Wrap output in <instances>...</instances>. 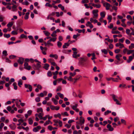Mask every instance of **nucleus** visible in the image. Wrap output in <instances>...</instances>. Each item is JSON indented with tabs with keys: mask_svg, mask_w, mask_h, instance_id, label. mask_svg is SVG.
<instances>
[{
	"mask_svg": "<svg viewBox=\"0 0 134 134\" xmlns=\"http://www.w3.org/2000/svg\"><path fill=\"white\" fill-rule=\"evenodd\" d=\"M41 63H37L36 64H33L32 65V67L33 69L35 70H39L41 67Z\"/></svg>",
	"mask_w": 134,
	"mask_h": 134,
	"instance_id": "f257e3e1",
	"label": "nucleus"
},
{
	"mask_svg": "<svg viewBox=\"0 0 134 134\" xmlns=\"http://www.w3.org/2000/svg\"><path fill=\"white\" fill-rule=\"evenodd\" d=\"M98 12V10H93L92 11V14H93L94 16L93 18H97L98 15L97 13Z\"/></svg>",
	"mask_w": 134,
	"mask_h": 134,
	"instance_id": "f03ea898",
	"label": "nucleus"
},
{
	"mask_svg": "<svg viewBox=\"0 0 134 134\" xmlns=\"http://www.w3.org/2000/svg\"><path fill=\"white\" fill-rule=\"evenodd\" d=\"M25 87L26 88H28L29 89V91L31 92L32 90V87L31 86L30 84H25L24 85Z\"/></svg>",
	"mask_w": 134,
	"mask_h": 134,
	"instance_id": "7ed1b4c3",
	"label": "nucleus"
},
{
	"mask_svg": "<svg viewBox=\"0 0 134 134\" xmlns=\"http://www.w3.org/2000/svg\"><path fill=\"white\" fill-rule=\"evenodd\" d=\"M107 127L109 131H112L114 130L113 128L112 127L111 125L109 124H108L107 125Z\"/></svg>",
	"mask_w": 134,
	"mask_h": 134,
	"instance_id": "20e7f679",
	"label": "nucleus"
},
{
	"mask_svg": "<svg viewBox=\"0 0 134 134\" xmlns=\"http://www.w3.org/2000/svg\"><path fill=\"white\" fill-rule=\"evenodd\" d=\"M80 125H81L83 124L85 122L84 118L82 116H81L80 118Z\"/></svg>",
	"mask_w": 134,
	"mask_h": 134,
	"instance_id": "39448f33",
	"label": "nucleus"
},
{
	"mask_svg": "<svg viewBox=\"0 0 134 134\" xmlns=\"http://www.w3.org/2000/svg\"><path fill=\"white\" fill-rule=\"evenodd\" d=\"M24 59L22 58H19V59L18 60V63L21 64H22L23 63Z\"/></svg>",
	"mask_w": 134,
	"mask_h": 134,
	"instance_id": "423d86ee",
	"label": "nucleus"
},
{
	"mask_svg": "<svg viewBox=\"0 0 134 134\" xmlns=\"http://www.w3.org/2000/svg\"><path fill=\"white\" fill-rule=\"evenodd\" d=\"M49 65L48 64L46 63L44 64V65L43 67V68L45 69L46 70H47L48 69L49 67Z\"/></svg>",
	"mask_w": 134,
	"mask_h": 134,
	"instance_id": "0eeeda50",
	"label": "nucleus"
},
{
	"mask_svg": "<svg viewBox=\"0 0 134 134\" xmlns=\"http://www.w3.org/2000/svg\"><path fill=\"white\" fill-rule=\"evenodd\" d=\"M100 15L101 17L102 18H104L105 16V12H103L100 13Z\"/></svg>",
	"mask_w": 134,
	"mask_h": 134,
	"instance_id": "6e6552de",
	"label": "nucleus"
},
{
	"mask_svg": "<svg viewBox=\"0 0 134 134\" xmlns=\"http://www.w3.org/2000/svg\"><path fill=\"white\" fill-rule=\"evenodd\" d=\"M10 128L13 130L15 129L16 127V126L15 125H13L12 124H10L9 125Z\"/></svg>",
	"mask_w": 134,
	"mask_h": 134,
	"instance_id": "1a4fd4ad",
	"label": "nucleus"
},
{
	"mask_svg": "<svg viewBox=\"0 0 134 134\" xmlns=\"http://www.w3.org/2000/svg\"><path fill=\"white\" fill-rule=\"evenodd\" d=\"M110 5L108 3H106V5L105 7L106 9L107 10H108L109 9V7H110Z\"/></svg>",
	"mask_w": 134,
	"mask_h": 134,
	"instance_id": "9d476101",
	"label": "nucleus"
},
{
	"mask_svg": "<svg viewBox=\"0 0 134 134\" xmlns=\"http://www.w3.org/2000/svg\"><path fill=\"white\" fill-rule=\"evenodd\" d=\"M30 13L29 12H27L26 13L25 16L24 17L25 19L27 20L29 18V15Z\"/></svg>",
	"mask_w": 134,
	"mask_h": 134,
	"instance_id": "9b49d317",
	"label": "nucleus"
},
{
	"mask_svg": "<svg viewBox=\"0 0 134 134\" xmlns=\"http://www.w3.org/2000/svg\"><path fill=\"white\" fill-rule=\"evenodd\" d=\"M23 84L22 81L21 80H20L18 82V85L20 87H21V85Z\"/></svg>",
	"mask_w": 134,
	"mask_h": 134,
	"instance_id": "f8f14e48",
	"label": "nucleus"
},
{
	"mask_svg": "<svg viewBox=\"0 0 134 134\" xmlns=\"http://www.w3.org/2000/svg\"><path fill=\"white\" fill-rule=\"evenodd\" d=\"M52 100L53 101L55 105H57L58 103V101L55 99L54 98H52Z\"/></svg>",
	"mask_w": 134,
	"mask_h": 134,
	"instance_id": "ddd939ff",
	"label": "nucleus"
},
{
	"mask_svg": "<svg viewBox=\"0 0 134 134\" xmlns=\"http://www.w3.org/2000/svg\"><path fill=\"white\" fill-rule=\"evenodd\" d=\"M133 58L132 56H130L129 57V59L127 60V62L128 63H130V62L132 60Z\"/></svg>",
	"mask_w": 134,
	"mask_h": 134,
	"instance_id": "4468645a",
	"label": "nucleus"
},
{
	"mask_svg": "<svg viewBox=\"0 0 134 134\" xmlns=\"http://www.w3.org/2000/svg\"><path fill=\"white\" fill-rule=\"evenodd\" d=\"M69 44L68 43H65L64 44L63 46V48H66L67 47L66 46L68 47L69 46Z\"/></svg>",
	"mask_w": 134,
	"mask_h": 134,
	"instance_id": "2eb2a0df",
	"label": "nucleus"
},
{
	"mask_svg": "<svg viewBox=\"0 0 134 134\" xmlns=\"http://www.w3.org/2000/svg\"><path fill=\"white\" fill-rule=\"evenodd\" d=\"M13 86L14 87V89L15 90H17L18 88V87L17 86V83L15 82H14L13 84Z\"/></svg>",
	"mask_w": 134,
	"mask_h": 134,
	"instance_id": "dca6fc26",
	"label": "nucleus"
},
{
	"mask_svg": "<svg viewBox=\"0 0 134 134\" xmlns=\"http://www.w3.org/2000/svg\"><path fill=\"white\" fill-rule=\"evenodd\" d=\"M57 94L59 95V97L61 99H63L64 97V95L63 94L60 93H57Z\"/></svg>",
	"mask_w": 134,
	"mask_h": 134,
	"instance_id": "f3484780",
	"label": "nucleus"
},
{
	"mask_svg": "<svg viewBox=\"0 0 134 134\" xmlns=\"http://www.w3.org/2000/svg\"><path fill=\"white\" fill-rule=\"evenodd\" d=\"M112 98L115 101L116 100H117L116 99L118 98V97L114 94H113L112 95Z\"/></svg>",
	"mask_w": 134,
	"mask_h": 134,
	"instance_id": "a211bd4d",
	"label": "nucleus"
},
{
	"mask_svg": "<svg viewBox=\"0 0 134 134\" xmlns=\"http://www.w3.org/2000/svg\"><path fill=\"white\" fill-rule=\"evenodd\" d=\"M92 5L94 7H96L97 8H99L101 7V5L100 4H93Z\"/></svg>",
	"mask_w": 134,
	"mask_h": 134,
	"instance_id": "6ab92c4d",
	"label": "nucleus"
},
{
	"mask_svg": "<svg viewBox=\"0 0 134 134\" xmlns=\"http://www.w3.org/2000/svg\"><path fill=\"white\" fill-rule=\"evenodd\" d=\"M28 121H29V124L30 125H32V124L33 123V120L31 119V118H29L28 119Z\"/></svg>",
	"mask_w": 134,
	"mask_h": 134,
	"instance_id": "aec40b11",
	"label": "nucleus"
},
{
	"mask_svg": "<svg viewBox=\"0 0 134 134\" xmlns=\"http://www.w3.org/2000/svg\"><path fill=\"white\" fill-rule=\"evenodd\" d=\"M4 36L7 38H8L10 37V34H4L3 35Z\"/></svg>",
	"mask_w": 134,
	"mask_h": 134,
	"instance_id": "412c9836",
	"label": "nucleus"
},
{
	"mask_svg": "<svg viewBox=\"0 0 134 134\" xmlns=\"http://www.w3.org/2000/svg\"><path fill=\"white\" fill-rule=\"evenodd\" d=\"M101 51L103 53L105 54H107L108 53L107 50L105 49H102Z\"/></svg>",
	"mask_w": 134,
	"mask_h": 134,
	"instance_id": "4be33fe9",
	"label": "nucleus"
},
{
	"mask_svg": "<svg viewBox=\"0 0 134 134\" xmlns=\"http://www.w3.org/2000/svg\"><path fill=\"white\" fill-rule=\"evenodd\" d=\"M56 31H53L52 33V34H51V36L52 37H55L57 36V35L56 34Z\"/></svg>",
	"mask_w": 134,
	"mask_h": 134,
	"instance_id": "5701e85b",
	"label": "nucleus"
},
{
	"mask_svg": "<svg viewBox=\"0 0 134 134\" xmlns=\"http://www.w3.org/2000/svg\"><path fill=\"white\" fill-rule=\"evenodd\" d=\"M77 53L76 52H74L73 54L72 55L73 57L75 58H77Z\"/></svg>",
	"mask_w": 134,
	"mask_h": 134,
	"instance_id": "b1692460",
	"label": "nucleus"
},
{
	"mask_svg": "<svg viewBox=\"0 0 134 134\" xmlns=\"http://www.w3.org/2000/svg\"><path fill=\"white\" fill-rule=\"evenodd\" d=\"M43 32L44 33L45 35L46 36H48L50 35V34L48 31H44Z\"/></svg>",
	"mask_w": 134,
	"mask_h": 134,
	"instance_id": "393cba45",
	"label": "nucleus"
},
{
	"mask_svg": "<svg viewBox=\"0 0 134 134\" xmlns=\"http://www.w3.org/2000/svg\"><path fill=\"white\" fill-rule=\"evenodd\" d=\"M81 77V76L80 75H79L78 76H77L76 78H74V79L75 80V81L74 82V83H75L76 82L77 80H79V78H80V77Z\"/></svg>",
	"mask_w": 134,
	"mask_h": 134,
	"instance_id": "a878e982",
	"label": "nucleus"
},
{
	"mask_svg": "<svg viewBox=\"0 0 134 134\" xmlns=\"http://www.w3.org/2000/svg\"><path fill=\"white\" fill-rule=\"evenodd\" d=\"M56 39L57 38L56 37L52 38H51L49 40L51 42L52 41L53 42H54L56 41Z\"/></svg>",
	"mask_w": 134,
	"mask_h": 134,
	"instance_id": "bb28decb",
	"label": "nucleus"
},
{
	"mask_svg": "<svg viewBox=\"0 0 134 134\" xmlns=\"http://www.w3.org/2000/svg\"><path fill=\"white\" fill-rule=\"evenodd\" d=\"M13 24L12 22H10L7 25V26L9 27H11Z\"/></svg>",
	"mask_w": 134,
	"mask_h": 134,
	"instance_id": "cd10ccee",
	"label": "nucleus"
},
{
	"mask_svg": "<svg viewBox=\"0 0 134 134\" xmlns=\"http://www.w3.org/2000/svg\"><path fill=\"white\" fill-rule=\"evenodd\" d=\"M51 42L49 40L47 42V44H48V47L50 46H53V44L51 43Z\"/></svg>",
	"mask_w": 134,
	"mask_h": 134,
	"instance_id": "c85d7f7f",
	"label": "nucleus"
},
{
	"mask_svg": "<svg viewBox=\"0 0 134 134\" xmlns=\"http://www.w3.org/2000/svg\"><path fill=\"white\" fill-rule=\"evenodd\" d=\"M111 113V111L110 110H107L105 111L104 113V115H106L108 114L109 113Z\"/></svg>",
	"mask_w": 134,
	"mask_h": 134,
	"instance_id": "c756f323",
	"label": "nucleus"
},
{
	"mask_svg": "<svg viewBox=\"0 0 134 134\" xmlns=\"http://www.w3.org/2000/svg\"><path fill=\"white\" fill-rule=\"evenodd\" d=\"M29 3L27 0H25L24 2L22 3V4L24 5H27L29 4Z\"/></svg>",
	"mask_w": 134,
	"mask_h": 134,
	"instance_id": "7c9ffc66",
	"label": "nucleus"
},
{
	"mask_svg": "<svg viewBox=\"0 0 134 134\" xmlns=\"http://www.w3.org/2000/svg\"><path fill=\"white\" fill-rule=\"evenodd\" d=\"M62 43L59 41L57 42V46L59 48H60L62 46Z\"/></svg>",
	"mask_w": 134,
	"mask_h": 134,
	"instance_id": "2f4dec72",
	"label": "nucleus"
},
{
	"mask_svg": "<svg viewBox=\"0 0 134 134\" xmlns=\"http://www.w3.org/2000/svg\"><path fill=\"white\" fill-rule=\"evenodd\" d=\"M111 33L113 34H119L120 33V32L118 31H112L111 32Z\"/></svg>",
	"mask_w": 134,
	"mask_h": 134,
	"instance_id": "473e14b6",
	"label": "nucleus"
},
{
	"mask_svg": "<svg viewBox=\"0 0 134 134\" xmlns=\"http://www.w3.org/2000/svg\"><path fill=\"white\" fill-rule=\"evenodd\" d=\"M121 122L122 124H124L125 125L126 124V121L124 119H121Z\"/></svg>",
	"mask_w": 134,
	"mask_h": 134,
	"instance_id": "72a5a7b5",
	"label": "nucleus"
},
{
	"mask_svg": "<svg viewBox=\"0 0 134 134\" xmlns=\"http://www.w3.org/2000/svg\"><path fill=\"white\" fill-rule=\"evenodd\" d=\"M2 54L6 56L8 55V54L7 53V52L6 51L4 50L2 52Z\"/></svg>",
	"mask_w": 134,
	"mask_h": 134,
	"instance_id": "f704fd0d",
	"label": "nucleus"
},
{
	"mask_svg": "<svg viewBox=\"0 0 134 134\" xmlns=\"http://www.w3.org/2000/svg\"><path fill=\"white\" fill-rule=\"evenodd\" d=\"M76 74V72H74L73 73L72 72H70V76H74Z\"/></svg>",
	"mask_w": 134,
	"mask_h": 134,
	"instance_id": "c9c22d12",
	"label": "nucleus"
},
{
	"mask_svg": "<svg viewBox=\"0 0 134 134\" xmlns=\"http://www.w3.org/2000/svg\"><path fill=\"white\" fill-rule=\"evenodd\" d=\"M31 66H30L28 65L27 66L24 67V68L28 70H30L31 69Z\"/></svg>",
	"mask_w": 134,
	"mask_h": 134,
	"instance_id": "e433bc0d",
	"label": "nucleus"
},
{
	"mask_svg": "<svg viewBox=\"0 0 134 134\" xmlns=\"http://www.w3.org/2000/svg\"><path fill=\"white\" fill-rule=\"evenodd\" d=\"M108 27L110 29L113 28V24L112 23H110V24L108 26Z\"/></svg>",
	"mask_w": 134,
	"mask_h": 134,
	"instance_id": "4c0bfd02",
	"label": "nucleus"
},
{
	"mask_svg": "<svg viewBox=\"0 0 134 134\" xmlns=\"http://www.w3.org/2000/svg\"><path fill=\"white\" fill-rule=\"evenodd\" d=\"M62 90L61 87L60 86L58 87L57 90L56 91L57 92L59 91H60Z\"/></svg>",
	"mask_w": 134,
	"mask_h": 134,
	"instance_id": "58836bf2",
	"label": "nucleus"
},
{
	"mask_svg": "<svg viewBox=\"0 0 134 134\" xmlns=\"http://www.w3.org/2000/svg\"><path fill=\"white\" fill-rule=\"evenodd\" d=\"M45 6H48L49 7H52V6L49 3H47L45 4Z\"/></svg>",
	"mask_w": 134,
	"mask_h": 134,
	"instance_id": "ea45409f",
	"label": "nucleus"
},
{
	"mask_svg": "<svg viewBox=\"0 0 134 134\" xmlns=\"http://www.w3.org/2000/svg\"><path fill=\"white\" fill-rule=\"evenodd\" d=\"M130 29H127L126 30V32L127 34L130 35Z\"/></svg>",
	"mask_w": 134,
	"mask_h": 134,
	"instance_id": "a19ab883",
	"label": "nucleus"
},
{
	"mask_svg": "<svg viewBox=\"0 0 134 134\" xmlns=\"http://www.w3.org/2000/svg\"><path fill=\"white\" fill-rule=\"evenodd\" d=\"M37 111L38 112H42L43 110L42 108H40L37 109Z\"/></svg>",
	"mask_w": 134,
	"mask_h": 134,
	"instance_id": "79ce46f5",
	"label": "nucleus"
},
{
	"mask_svg": "<svg viewBox=\"0 0 134 134\" xmlns=\"http://www.w3.org/2000/svg\"><path fill=\"white\" fill-rule=\"evenodd\" d=\"M61 114L63 116L66 115L68 116L69 115L66 112H65L64 113H61Z\"/></svg>",
	"mask_w": 134,
	"mask_h": 134,
	"instance_id": "37998d69",
	"label": "nucleus"
},
{
	"mask_svg": "<svg viewBox=\"0 0 134 134\" xmlns=\"http://www.w3.org/2000/svg\"><path fill=\"white\" fill-rule=\"evenodd\" d=\"M47 76L49 77H51L52 76L51 72V71H48L47 73Z\"/></svg>",
	"mask_w": 134,
	"mask_h": 134,
	"instance_id": "c03bdc74",
	"label": "nucleus"
},
{
	"mask_svg": "<svg viewBox=\"0 0 134 134\" xmlns=\"http://www.w3.org/2000/svg\"><path fill=\"white\" fill-rule=\"evenodd\" d=\"M51 122V121L50 120H48V121H46V122L44 124V126L48 124Z\"/></svg>",
	"mask_w": 134,
	"mask_h": 134,
	"instance_id": "a18cd8bd",
	"label": "nucleus"
},
{
	"mask_svg": "<svg viewBox=\"0 0 134 134\" xmlns=\"http://www.w3.org/2000/svg\"><path fill=\"white\" fill-rule=\"evenodd\" d=\"M116 101H115V102H116V104L117 105H120L121 104V103L119 102V100L117 99L116 100Z\"/></svg>",
	"mask_w": 134,
	"mask_h": 134,
	"instance_id": "49530a36",
	"label": "nucleus"
},
{
	"mask_svg": "<svg viewBox=\"0 0 134 134\" xmlns=\"http://www.w3.org/2000/svg\"><path fill=\"white\" fill-rule=\"evenodd\" d=\"M22 128L24 130H26V131H27L29 130V128L28 127H27L25 128L24 127L22 126Z\"/></svg>",
	"mask_w": 134,
	"mask_h": 134,
	"instance_id": "de8ad7c7",
	"label": "nucleus"
},
{
	"mask_svg": "<svg viewBox=\"0 0 134 134\" xmlns=\"http://www.w3.org/2000/svg\"><path fill=\"white\" fill-rule=\"evenodd\" d=\"M16 57V56H15L12 55H10L9 56V58L10 59H13L14 58Z\"/></svg>",
	"mask_w": 134,
	"mask_h": 134,
	"instance_id": "09e8293b",
	"label": "nucleus"
},
{
	"mask_svg": "<svg viewBox=\"0 0 134 134\" xmlns=\"http://www.w3.org/2000/svg\"><path fill=\"white\" fill-rule=\"evenodd\" d=\"M132 48H134V44L132 43L131 44V46H129V48L130 49H132Z\"/></svg>",
	"mask_w": 134,
	"mask_h": 134,
	"instance_id": "8fccbe9b",
	"label": "nucleus"
},
{
	"mask_svg": "<svg viewBox=\"0 0 134 134\" xmlns=\"http://www.w3.org/2000/svg\"><path fill=\"white\" fill-rule=\"evenodd\" d=\"M120 49H115V50L114 52H115L116 53H118L120 52Z\"/></svg>",
	"mask_w": 134,
	"mask_h": 134,
	"instance_id": "3c124183",
	"label": "nucleus"
},
{
	"mask_svg": "<svg viewBox=\"0 0 134 134\" xmlns=\"http://www.w3.org/2000/svg\"><path fill=\"white\" fill-rule=\"evenodd\" d=\"M50 108L52 110H54L55 109V107L53 105H51L50 106Z\"/></svg>",
	"mask_w": 134,
	"mask_h": 134,
	"instance_id": "603ef678",
	"label": "nucleus"
},
{
	"mask_svg": "<svg viewBox=\"0 0 134 134\" xmlns=\"http://www.w3.org/2000/svg\"><path fill=\"white\" fill-rule=\"evenodd\" d=\"M81 2L82 3H88L89 2V1L88 0H83Z\"/></svg>",
	"mask_w": 134,
	"mask_h": 134,
	"instance_id": "864d4df0",
	"label": "nucleus"
},
{
	"mask_svg": "<svg viewBox=\"0 0 134 134\" xmlns=\"http://www.w3.org/2000/svg\"><path fill=\"white\" fill-rule=\"evenodd\" d=\"M11 33L14 35H16L18 34V33L17 32L15 31H12L11 32Z\"/></svg>",
	"mask_w": 134,
	"mask_h": 134,
	"instance_id": "5fc2aeb1",
	"label": "nucleus"
},
{
	"mask_svg": "<svg viewBox=\"0 0 134 134\" xmlns=\"http://www.w3.org/2000/svg\"><path fill=\"white\" fill-rule=\"evenodd\" d=\"M35 101L37 102H38L40 100V98L39 97H37L35 98Z\"/></svg>",
	"mask_w": 134,
	"mask_h": 134,
	"instance_id": "6e6d98bb",
	"label": "nucleus"
},
{
	"mask_svg": "<svg viewBox=\"0 0 134 134\" xmlns=\"http://www.w3.org/2000/svg\"><path fill=\"white\" fill-rule=\"evenodd\" d=\"M119 60L118 61H115V64H116V65H118L120 64L121 63H122L123 62V61H122V62L121 63H120L119 62Z\"/></svg>",
	"mask_w": 134,
	"mask_h": 134,
	"instance_id": "4d7b16f0",
	"label": "nucleus"
},
{
	"mask_svg": "<svg viewBox=\"0 0 134 134\" xmlns=\"http://www.w3.org/2000/svg\"><path fill=\"white\" fill-rule=\"evenodd\" d=\"M7 109L9 111H10L12 110V108L11 107L8 106L7 107Z\"/></svg>",
	"mask_w": 134,
	"mask_h": 134,
	"instance_id": "13d9d810",
	"label": "nucleus"
},
{
	"mask_svg": "<svg viewBox=\"0 0 134 134\" xmlns=\"http://www.w3.org/2000/svg\"><path fill=\"white\" fill-rule=\"evenodd\" d=\"M4 124L3 123H1L0 124V130H1V129L4 126Z\"/></svg>",
	"mask_w": 134,
	"mask_h": 134,
	"instance_id": "bf43d9fd",
	"label": "nucleus"
},
{
	"mask_svg": "<svg viewBox=\"0 0 134 134\" xmlns=\"http://www.w3.org/2000/svg\"><path fill=\"white\" fill-rule=\"evenodd\" d=\"M109 47L110 49H112L113 47V44L111 43L110 44L109 46Z\"/></svg>",
	"mask_w": 134,
	"mask_h": 134,
	"instance_id": "052dcab7",
	"label": "nucleus"
},
{
	"mask_svg": "<svg viewBox=\"0 0 134 134\" xmlns=\"http://www.w3.org/2000/svg\"><path fill=\"white\" fill-rule=\"evenodd\" d=\"M68 80L70 81H72V76H70L68 78Z\"/></svg>",
	"mask_w": 134,
	"mask_h": 134,
	"instance_id": "680f3d73",
	"label": "nucleus"
},
{
	"mask_svg": "<svg viewBox=\"0 0 134 134\" xmlns=\"http://www.w3.org/2000/svg\"><path fill=\"white\" fill-rule=\"evenodd\" d=\"M124 39H125L124 38H122L120 39L119 40V42H121L122 43L124 42Z\"/></svg>",
	"mask_w": 134,
	"mask_h": 134,
	"instance_id": "e2e57ef3",
	"label": "nucleus"
},
{
	"mask_svg": "<svg viewBox=\"0 0 134 134\" xmlns=\"http://www.w3.org/2000/svg\"><path fill=\"white\" fill-rule=\"evenodd\" d=\"M15 103L16 104V105L17 106V107L18 108H20V106L18 104V101H16Z\"/></svg>",
	"mask_w": 134,
	"mask_h": 134,
	"instance_id": "0e129e2a",
	"label": "nucleus"
},
{
	"mask_svg": "<svg viewBox=\"0 0 134 134\" xmlns=\"http://www.w3.org/2000/svg\"><path fill=\"white\" fill-rule=\"evenodd\" d=\"M132 53L131 50H128L127 49V54L128 55H129L131 53Z\"/></svg>",
	"mask_w": 134,
	"mask_h": 134,
	"instance_id": "69168bd1",
	"label": "nucleus"
},
{
	"mask_svg": "<svg viewBox=\"0 0 134 134\" xmlns=\"http://www.w3.org/2000/svg\"><path fill=\"white\" fill-rule=\"evenodd\" d=\"M115 58L119 61H120L121 60V59H120V58L119 57V56L118 55H116Z\"/></svg>",
	"mask_w": 134,
	"mask_h": 134,
	"instance_id": "338daca9",
	"label": "nucleus"
},
{
	"mask_svg": "<svg viewBox=\"0 0 134 134\" xmlns=\"http://www.w3.org/2000/svg\"><path fill=\"white\" fill-rule=\"evenodd\" d=\"M58 39L60 41H62L63 40V38L62 36H60L59 37Z\"/></svg>",
	"mask_w": 134,
	"mask_h": 134,
	"instance_id": "774afa93",
	"label": "nucleus"
}]
</instances>
